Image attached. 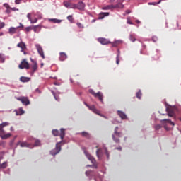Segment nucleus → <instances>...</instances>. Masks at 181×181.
<instances>
[{
    "label": "nucleus",
    "instance_id": "2eb2a0df",
    "mask_svg": "<svg viewBox=\"0 0 181 181\" xmlns=\"http://www.w3.org/2000/svg\"><path fill=\"white\" fill-rule=\"evenodd\" d=\"M64 6L69 9H76V4H71L69 1H64Z\"/></svg>",
    "mask_w": 181,
    "mask_h": 181
},
{
    "label": "nucleus",
    "instance_id": "20e7f679",
    "mask_svg": "<svg viewBox=\"0 0 181 181\" xmlns=\"http://www.w3.org/2000/svg\"><path fill=\"white\" fill-rule=\"evenodd\" d=\"M84 154L86 155V158L93 163V165H88L87 167L90 168H95L97 169V165H95V159L87 151L84 150Z\"/></svg>",
    "mask_w": 181,
    "mask_h": 181
},
{
    "label": "nucleus",
    "instance_id": "e433bc0d",
    "mask_svg": "<svg viewBox=\"0 0 181 181\" xmlns=\"http://www.w3.org/2000/svg\"><path fill=\"white\" fill-rule=\"evenodd\" d=\"M86 175L88 176V177H91V176H94V173H93V171H86Z\"/></svg>",
    "mask_w": 181,
    "mask_h": 181
},
{
    "label": "nucleus",
    "instance_id": "bf43d9fd",
    "mask_svg": "<svg viewBox=\"0 0 181 181\" xmlns=\"http://www.w3.org/2000/svg\"><path fill=\"white\" fill-rule=\"evenodd\" d=\"M112 124H118L117 120H112Z\"/></svg>",
    "mask_w": 181,
    "mask_h": 181
},
{
    "label": "nucleus",
    "instance_id": "6e6552de",
    "mask_svg": "<svg viewBox=\"0 0 181 181\" xmlns=\"http://www.w3.org/2000/svg\"><path fill=\"white\" fill-rule=\"evenodd\" d=\"M35 47L37 49L38 54H40L41 57L45 59V52H43V48H42V46H40V44H35Z\"/></svg>",
    "mask_w": 181,
    "mask_h": 181
},
{
    "label": "nucleus",
    "instance_id": "0eeeda50",
    "mask_svg": "<svg viewBox=\"0 0 181 181\" xmlns=\"http://www.w3.org/2000/svg\"><path fill=\"white\" fill-rule=\"evenodd\" d=\"M89 93L90 94H92L93 95H94V97H98L100 101L103 102V93L98 92L97 93H95L94 92V90H93V89H90L89 90Z\"/></svg>",
    "mask_w": 181,
    "mask_h": 181
},
{
    "label": "nucleus",
    "instance_id": "f03ea898",
    "mask_svg": "<svg viewBox=\"0 0 181 181\" xmlns=\"http://www.w3.org/2000/svg\"><path fill=\"white\" fill-rule=\"evenodd\" d=\"M160 122L166 131H170V129H172V128L175 127V122H172V120L169 119H161L160 120Z\"/></svg>",
    "mask_w": 181,
    "mask_h": 181
},
{
    "label": "nucleus",
    "instance_id": "b1692460",
    "mask_svg": "<svg viewBox=\"0 0 181 181\" xmlns=\"http://www.w3.org/2000/svg\"><path fill=\"white\" fill-rule=\"evenodd\" d=\"M17 47H20V49H21V52H23V50L26 49V45H25L23 42H21L17 45Z\"/></svg>",
    "mask_w": 181,
    "mask_h": 181
},
{
    "label": "nucleus",
    "instance_id": "9b49d317",
    "mask_svg": "<svg viewBox=\"0 0 181 181\" xmlns=\"http://www.w3.org/2000/svg\"><path fill=\"white\" fill-rule=\"evenodd\" d=\"M84 104H85V105H86V107H88V108L90 111H92L93 112H94V114H98V115H100V110H97V109L95 108V106H94V105L90 106V105H88V104H87V103H84Z\"/></svg>",
    "mask_w": 181,
    "mask_h": 181
},
{
    "label": "nucleus",
    "instance_id": "c03bdc74",
    "mask_svg": "<svg viewBox=\"0 0 181 181\" xmlns=\"http://www.w3.org/2000/svg\"><path fill=\"white\" fill-rule=\"evenodd\" d=\"M82 135H83V136H86V138H88V136H89L88 133H87L86 132H83Z\"/></svg>",
    "mask_w": 181,
    "mask_h": 181
},
{
    "label": "nucleus",
    "instance_id": "a19ab883",
    "mask_svg": "<svg viewBox=\"0 0 181 181\" xmlns=\"http://www.w3.org/2000/svg\"><path fill=\"white\" fill-rule=\"evenodd\" d=\"M116 64H119V50H118V54L117 55L116 57Z\"/></svg>",
    "mask_w": 181,
    "mask_h": 181
},
{
    "label": "nucleus",
    "instance_id": "69168bd1",
    "mask_svg": "<svg viewBox=\"0 0 181 181\" xmlns=\"http://www.w3.org/2000/svg\"><path fill=\"white\" fill-rule=\"evenodd\" d=\"M136 23H141V21H139V20H136Z\"/></svg>",
    "mask_w": 181,
    "mask_h": 181
},
{
    "label": "nucleus",
    "instance_id": "338daca9",
    "mask_svg": "<svg viewBox=\"0 0 181 181\" xmlns=\"http://www.w3.org/2000/svg\"><path fill=\"white\" fill-rule=\"evenodd\" d=\"M95 21H96L95 19L92 20L91 21L92 23H94V22H95Z\"/></svg>",
    "mask_w": 181,
    "mask_h": 181
},
{
    "label": "nucleus",
    "instance_id": "bb28decb",
    "mask_svg": "<svg viewBox=\"0 0 181 181\" xmlns=\"http://www.w3.org/2000/svg\"><path fill=\"white\" fill-rule=\"evenodd\" d=\"M103 11H110V9H115V5H107L103 7Z\"/></svg>",
    "mask_w": 181,
    "mask_h": 181
},
{
    "label": "nucleus",
    "instance_id": "9d476101",
    "mask_svg": "<svg viewBox=\"0 0 181 181\" xmlns=\"http://www.w3.org/2000/svg\"><path fill=\"white\" fill-rule=\"evenodd\" d=\"M17 145H20L21 148H30V149L33 148L32 146V144H28L27 141H23V142L18 141L17 143Z\"/></svg>",
    "mask_w": 181,
    "mask_h": 181
},
{
    "label": "nucleus",
    "instance_id": "3c124183",
    "mask_svg": "<svg viewBox=\"0 0 181 181\" xmlns=\"http://www.w3.org/2000/svg\"><path fill=\"white\" fill-rule=\"evenodd\" d=\"M148 5H159V3H157V2H150V3H148Z\"/></svg>",
    "mask_w": 181,
    "mask_h": 181
},
{
    "label": "nucleus",
    "instance_id": "6e6d98bb",
    "mask_svg": "<svg viewBox=\"0 0 181 181\" xmlns=\"http://www.w3.org/2000/svg\"><path fill=\"white\" fill-rule=\"evenodd\" d=\"M11 11H19V9H18V8H16L15 7H13V8L11 7Z\"/></svg>",
    "mask_w": 181,
    "mask_h": 181
},
{
    "label": "nucleus",
    "instance_id": "2f4dec72",
    "mask_svg": "<svg viewBox=\"0 0 181 181\" xmlns=\"http://www.w3.org/2000/svg\"><path fill=\"white\" fill-rule=\"evenodd\" d=\"M31 62L34 63V64L32 66V69H33V73H35V71L37 70V64L33 59H31Z\"/></svg>",
    "mask_w": 181,
    "mask_h": 181
},
{
    "label": "nucleus",
    "instance_id": "a211bd4d",
    "mask_svg": "<svg viewBox=\"0 0 181 181\" xmlns=\"http://www.w3.org/2000/svg\"><path fill=\"white\" fill-rule=\"evenodd\" d=\"M19 69H29V63L24 59L19 65Z\"/></svg>",
    "mask_w": 181,
    "mask_h": 181
},
{
    "label": "nucleus",
    "instance_id": "09e8293b",
    "mask_svg": "<svg viewBox=\"0 0 181 181\" xmlns=\"http://www.w3.org/2000/svg\"><path fill=\"white\" fill-rule=\"evenodd\" d=\"M37 22V18H34L30 21V23H36Z\"/></svg>",
    "mask_w": 181,
    "mask_h": 181
},
{
    "label": "nucleus",
    "instance_id": "7c9ffc66",
    "mask_svg": "<svg viewBox=\"0 0 181 181\" xmlns=\"http://www.w3.org/2000/svg\"><path fill=\"white\" fill-rule=\"evenodd\" d=\"M49 22H52L53 23H60L62 22V20H59L57 18H49Z\"/></svg>",
    "mask_w": 181,
    "mask_h": 181
},
{
    "label": "nucleus",
    "instance_id": "0e129e2a",
    "mask_svg": "<svg viewBox=\"0 0 181 181\" xmlns=\"http://www.w3.org/2000/svg\"><path fill=\"white\" fill-rule=\"evenodd\" d=\"M77 25H78V26H79V28H81V23H78Z\"/></svg>",
    "mask_w": 181,
    "mask_h": 181
},
{
    "label": "nucleus",
    "instance_id": "412c9836",
    "mask_svg": "<svg viewBox=\"0 0 181 181\" xmlns=\"http://www.w3.org/2000/svg\"><path fill=\"white\" fill-rule=\"evenodd\" d=\"M3 6L6 8L5 13H7V15H9V13H11V6H9L7 3H4Z\"/></svg>",
    "mask_w": 181,
    "mask_h": 181
},
{
    "label": "nucleus",
    "instance_id": "72a5a7b5",
    "mask_svg": "<svg viewBox=\"0 0 181 181\" xmlns=\"http://www.w3.org/2000/svg\"><path fill=\"white\" fill-rule=\"evenodd\" d=\"M129 39V40H131V42H135V40H136V39L135 38V34L130 33Z\"/></svg>",
    "mask_w": 181,
    "mask_h": 181
},
{
    "label": "nucleus",
    "instance_id": "5701e85b",
    "mask_svg": "<svg viewBox=\"0 0 181 181\" xmlns=\"http://www.w3.org/2000/svg\"><path fill=\"white\" fill-rule=\"evenodd\" d=\"M67 59V55L64 52H60L59 53V60L61 62H64V60H66Z\"/></svg>",
    "mask_w": 181,
    "mask_h": 181
},
{
    "label": "nucleus",
    "instance_id": "ddd939ff",
    "mask_svg": "<svg viewBox=\"0 0 181 181\" xmlns=\"http://www.w3.org/2000/svg\"><path fill=\"white\" fill-rule=\"evenodd\" d=\"M104 148H99L96 151V156L99 159V160H101V158H103V155H104Z\"/></svg>",
    "mask_w": 181,
    "mask_h": 181
},
{
    "label": "nucleus",
    "instance_id": "f257e3e1",
    "mask_svg": "<svg viewBox=\"0 0 181 181\" xmlns=\"http://www.w3.org/2000/svg\"><path fill=\"white\" fill-rule=\"evenodd\" d=\"M165 107L168 117H175L176 112H179V110H180V107L170 106L169 105H166Z\"/></svg>",
    "mask_w": 181,
    "mask_h": 181
},
{
    "label": "nucleus",
    "instance_id": "4c0bfd02",
    "mask_svg": "<svg viewBox=\"0 0 181 181\" xmlns=\"http://www.w3.org/2000/svg\"><path fill=\"white\" fill-rule=\"evenodd\" d=\"M6 166H8V163L4 162L2 164H0V169H5V168H6Z\"/></svg>",
    "mask_w": 181,
    "mask_h": 181
},
{
    "label": "nucleus",
    "instance_id": "4d7b16f0",
    "mask_svg": "<svg viewBox=\"0 0 181 181\" xmlns=\"http://www.w3.org/2000/svg\"><path fill=\"white\" fill-rule=\"evenodd\" d=\"M15 4H16V5H19V4H21V0H15Z\"/></svg>",
    "mask_w": 181,
    "mask_h": 181
},
{
    "label": "nucleus",
    "instance_id": "c756f323",
    "mask_svg": "<svg viewBox=\"0 0 181 181\" xmlns=\"http://www.w3.org/2000/svg\"><path fill=\"white\" fill-rule=\"evenodd\" d=\"M16 115H23V114H25V111H23V109L22 107H20L18 110H15Z\"/></svg>",
    "mask_w": 181,
    "mask_h": 181
},
{
    "label": "nucleus",
    "instance_id": "680f3d73",
    "mask_svg": "<svg viewBox=\"0 0 181 181\" xmlns=\"http://www.w3.org/2000/svg\"><path fill=\"white\" fill-rule=\"evenodd\" d=\"M126 13H127V15L129 14V13H131V11L127 10V11H126Z\"/></svg>",
    "mask_w": 181,
    "mask_h": 181
},
{
    "label": "nucleus",
    "instance_id": "49530a36",
    "mask_svg": "<svg viewBox=\"0 0 181 181\" xmlns=\"http://www.w3.org/2000/svg\"><path fill=\"white\" fill-rule=\"evenodd\" d=\"M152 41H153V42H158V37H156V36H153V37H152Z\"/></svg>",
    "mask_w": 181,
    "mask_h": 181
},
{
    "label": "nucleus",
    "instance_id": "1a4fd4ad",
    "mask_svg": "<svg viewBox=\"0 0 181 181\" xmlns=\"http://www.w3.org/2000/svg\"><path fill=\"white\" fill-rule=\"evenodd\" d=\"M18 100L22 103L23 105H29L30 104V101L28 97H20Z\"/></svg>",
    "mask_w": 181,
    "mask_h": 181
},
{
    "label": "nucleus",
    "instance_id": "aec40b11",
    "mask_svg": "<svg viewBox=\"0 0 181 181\" xmlns=\"http://www.w3.org/2000/svg\"><path fill=\"white\" fill-rule=\"evenodd\" d=\"M98 42H100L101 45H108L111 43V42L105 38H98Z\"/></svg>",
    "mask_w": 181,
    "mask_h": 181
},
{
    "label": "nucleus",
    "instance_id": "de8ad7c7",
    "mask_svg": "<svg viewBox=\"0 0 181 181\" xmlns=\"http://www.w3.org/2000/svg\"><path fill=\"white\" fill-rule=\"evenodd\" d=\"M5 27V23L1 22L0 23V29H3Z\"/></svg>",
    "mask_w": 181,
    "mask_h": 181
},
{
    "label": "nucleus",
    "instance_id": "393cba45",
    "mask_svg": "<svg viewBox=\"0 0 181 181\" xmlns=\"http://www.w3.org/2000/svg\"><path fill=\"white\" fill-rule=\"evenodd\" d=\"M109 15H110V13H108V12L100 13L98 19H104V18H105V16H108Z\"/></svg>",
    "mask_w": 181,
    "mask_h": 181
},
{
    "label": "nucleus",
    "instance_id": "864d4df0",
    "mask_svg": "<svg viewBox=\"0 0 181 181\" xmlns=\"http://www.w3.org/2000/svg\"><path fill=\"white\" fill-rule=\"evenodd\" d=\"M98 115H100V117H103V118H105V119H108V118L107 117V116H105V115H101V114H100V112H99V115L98 114H97Z\"/></svg>",
    "mask_w": 181,
    "mask_h": 181
},
{
    "label": "nucleus",
    "instance_id": "e2e57ef3",
    "mask_svg": "<svg viewBox=\"0 0 181 181\" xmlns=\"http://www.w3.org/2000/svg\"><path fill=\"white\" fill-rule=\"evenodd\" d=\"M54 86H60V83H59L57 82H54Z\"/></svg>",
    "mask_w": 181,
    "mask_h": 181
},
{
    "label": "nucleus",
    "instance_id": "7ed1b4c3",
    "mask_svg": "<svg viewBox=\"0 0 181 181\" xmlns=\"http://www.w3.org/2000/svg\"><path fill=\"white\" fill-rule=\"evenodd\" d=\"M52 135H54V136H59V135L61 139L63 140V139H64V136L66 135V129H64V128H61L60 133L59 132V130L53 129Z\"/></svg>",
    "mask_w": 181,
    "mask_h": 181
},
{
    "label": "nucleus",
    "instance_id": "c85d7f7f",
    "mask_svg": "<svg viewBox=\"0 0 181 181\" xmlns=\"http://www.w3.org/2000/svg\"><path fill=\"white\" fill-rule=\"evenodd\" d=\"M121 43H122V40H117L112 43V47H117V46H118V45H121Z\"/></svg>",
    "mask_w": 181,
    "mask_h": 181
},
{
    "label": "nucleus",
    "instance_id": "603ef678",
    "mask_svg": "<svg viewBox=\"0 0 181 181\" xmlns=\"http://www.w3.org/2000/svg\"><path fill=\"white\" fill-rule=\"evenodd\" d=\"M127 23H128L129 25H134V23H132L131 22V20L129 19V18H127Z\"/></svg>",
    "mask_w": 181,
    "mask_h": 181
},
{
    "label": "nucleus",
    "instance_id": "8fccbe9b",
    "mask_svg": "<svg viewBox=\"0 0 181 181\" xmlns=\"http://www.w3.org/2000/svg\"><path fill=\"white\" fill-rule=\"evenodd\" d=\"M31 30H32V27L31 26L25 28L26 32H30Z\"/></svg>",
    "mask_w": 181,
    "mask_h": 181
},
{
    "label": "nucleus",
    "instance_id": "a18cd8bd",
    "mask_svg": "<svg viewBox=\"0 0 181 181\" xmlns=\"http://www.w3.org/2000/svg\"><path fill=\"white\" fill-rule=\"evenodd\" d=\"M67 19L70 22H73V16H68Z\"/></svg>",
    "mask_w": 181,
    "mask_h": 181
},
{
    "label": "nucleus",
    "instance_id": "ea45409f",
    "mask_svg": "<svg viewBox=\"0 0 181 181\" xmlns=\"http://www.w3.org/2000/svg\"><path fill=\"white\" fill-rule=\"evenodd\" d=\"M52 93L53 94L56 101H60V98H59V96L56 95V93H54V90H52Z\"/></svg>",
    "mask_w": 181,
    "mask_h": 181
},
{
    "label": "nucleus",
    "instance_id": "f8f14e48",
    "mask_svg": "<svg viewBox=\"0 0 181 181\" xmlns=\"http://www.w3.org/2000/svg\"><path fill=\"white\" fill-rule=\"evenodd\" d=\"M84 104H85V105H86V107H88V108L90 111H92L93 112H94V114H98V115H100V110H97V109L95 108V106H94V105L90 106V105H88V104H87V103H84Z\"/></svg>",
    "mask_w": 181,
    "mask_h": 181
},
{
    "label": "nucleus",
    "instance_id": "5fc2aeb1",
    "mask_svg": "<svg viewBox=\"0 0 181 181\" xmlns=\"http://www.w3.org/2000/svg\"><path fill=\"white\" fill-rule=\"evenodd\" d=\"M0 146H2L3 148H5V142H1L0 143Z\"/></svg>",
    "mask_w": 181,
    "mask_h": 181
},
{
    "label": "nucleus",
    "instance_id": "a878e982",
    "mask_svg": "<svg viewBox=\"0 0 181 181\" xmlns=\"http://www.w3.org/2000/svg\"><path fill=\"white\" fill-rule=\"evenodd\" d=\"M41 30H42V26H40V25H35L33 27V30L35 33H39V32H40Z\"/></svg>",
    "mask_w": 181,
    "mask_h": 181
},
{
    "label": "nucleus",
    "instance_id": "cd10ccee",
    "mask_svg": "<svg viewBox=\"0 0 181 181\" xmlns=\"http://www.w3.org/2000/svg\"><path fill=\"white\" fill-rule=\"evenodd\" d=\"M20 81L22 82V83H28L29 81H30V78L29 77H25V76H21L20 78Z\"/></svg>",
    "mask_w": 181,
    "mask_h": 181
},
{
    "label": "nucleus",
    "instance_id": "58836bf2",
    "mask_svg": "<svg viewBox=\"0 0 181 181\" xmlns=\"http://www.w3.org/2000/svg\"><path fill=\"white\" fill-rule=\"evenodd\" d=\"M142 96V93L141 92V90H139L136 93V97L139 98V100H141V97Z\"/></svg>",
    "mask_w": 181,
    "mask_h": 181
},
{
    "label": "nucleus",
    "instance_id": "f3484780",
    "mask_svg": "<svg viewBox=\"0 0 181 181\" xmlns=\"http://www.w3.org/2000/svg\"><path fill=\"white\" fill-rule=\"evenodd\" d=\"M11 136H12V134L6 133L5 131L4 133H0V137L1 139H8V138H11Z\"/></svg>",
    "mask_w": 181,
    "mask_h": 181
},
{
    "label": "nucleus",
    "instance_id": "37998d69",
    "mask_svg": "<svg viewBox=\"0 0 181 181\" xmlns=\"http://www.w3.org/2000/svg\"><path fill=\"white\" fill-rule=\"evenodd\" d=\"M27 18L30 21V22L32 21V14L30 13L27 14Z\"/></svg>",
    "mask_w": 181,
    "mask_h": 181
},
{
    "label": "nucleus",
    "instance_id": "f704fd0d",
    "mask_svg": "<svg viewBox=\"0 0 181 181\" xmlns=\"http://www.w3.org/2000/svg\"><path fill=\"white\" fill-rule=\"evenodd\" d=\"M40 145H42V144L40 143V140L36 139L35 141V144L33 146L31 145V146L34 148V146H40Z\"/></svg>",
    "mask_w": 181,
    "mask_h": 181
},
{
    "label": "nucleus",
    "instance_id": "13d9d810",
    "mask_svg": "<svg viewBox=\"0 0 181 181\" xmlns=\"http://www.w3.org/2000/svg\"><path fill=\"white\" fill-rule=\"evenodd\" d=\"M35 92L38 93L39 94H40V93H42V91H40V90L39 88H36Z\"/></svg>",
    "mask_w": 181,
    "mask_h": 181
},
{
    "label": "nucleus",
    "instance_id": "6ab92c4d",
    "mask_svg": "<svg viewBox=\"0 0 181 181\" xmlns=\"http://www.w3.org/2000/svg\"><path fill=\"white\" fill-rule=\"evenodd\" d=\"M11 124L9 123V122H3V123H1V124H0V134L2 132V133H4V128H5V127H8V126H9Z\"/></svg>",
    "mask_w": 181,
    "mask_h": 181
},
{
    "label": "nucleus",
    "instance_id": "4be33fe9",
    "mask_svg": "<svg viewBox=\"0 0 181 181\" xmlns=\"http://www.w3.org/2000/svg\"><path fill=\"white\" fill-rule=\"evenodd\" d=\"M19 29V27H11L8 30V33L10 35H15L16 33V31Z\"/></svg>",
    "mask_w": 181,
    "mask_h": 181
},
{
    "label": "nucleus",
    "instance_id": "473e14b6",
    "mask_svg": "<svg viewBox=\"0 0 181 181\" xmlns=\"http://www.w3.org/2000/svg\"><path fill=\"white\" fill-rule=\"evenodd\" d=\"M118 8L119 9H122L124 8V4H122V2L117 1V4L115 5V8Z\"/></svg>",
    "mask_w": 181,
    "mask_h": 181
},
{
    "label": "nucleus",
    "instance_id": "423d86ee",
    "mask_svg": "<svg viewBox=\"0 0 181 181\" xmlns=\"http://www.w3.org/2000/svg\"><path fill=\"white\" fill-rule=\"evenodd\" d=\"M60 144H62V141L57 142L56 144L55 148L50 151V153L51 155H52V156H56V155H57V153H59V152L62 151V146L60 145Z\"/></svg>",
    "mask_w": 181,
    "mask_h": 181
},
{
    "label": "nucleus",
    "instance_id": "39448f33",
    "mask_svg": "<svg viewBox=\"0 0 181 181\" xmlns=\"http://www.w3.org/2000/svg\"><path fill=\"white\" fill-rule=\"evenodd\" d=\"M115 136H118L119 138L122 136V133L118 132V127L115 128L114 134H112V139L116 142V144H119V139H117Z\"/></svg>",
    "mask_w": 181,
    "mask_h": 181
},
{
    "label": "nucleus",
    "instance_id": "79ce46f5",
    "mask_svg": "<svg viewBox=\"0 0 181 181\" xmlns=\"http://www.w3.org/2000/svg\"><path fill=\"white\" fill-rule=\"evenodd\" d=\"M160 128H162V125H160V124H156L155 129H156V131L160 129Z\"/></svg>",
    "mask_w": 181,
    "mask_h": 181
},
{
    "label": "nucleus",
    "instance_id": "4468645a",
    "mask_svg": "<svg viewBox=\"0 0 181 181\" xmlns=\"http://www.w3.org/2000/svg\"><path fill=\"white\" fill-rule=\"evenodd\" d=\"M86 8V4L83 1L78 2L77 4H75V9H78L79 11H84Z\"/></svg>",
    "mask_w": 181,
    "mask_h": 181
},
{
    "label": "nucleus",
    "instance_id": "774afa93",
    "mask_svg": "<svg viewBox=\"0 0 181 181\" xmlns=\"http://www.w3.org/2000/svg\"><path fill=\"white\" fill-rule=\"evenodd\" d=\"M10 130H11V131H13V127H11L10 128Z\"/></svg>",
    "mask_w": 181,
    "mask_h": 181
},
{
    "label": "nucleus",
    "instance_id": "dca6fc26",
    "mask_svg": "<svg viewBox=\"0 0 181 181\" xmlns=\"http://www.w3.org/2000/svg\"><path fill=\"white\" fill-rule=\"evenodd\" d=\"M117 114L118 116H119L121 119H122V120L128 119V117L127 116V114H125V112H124L121 110H117Z\"/></svg>",
    "mask_w": 181,
    "mask_h": 181
},
{
    "label": "nucleus",
    "instance_id": "c9c22d12",
    "mask_svg": "<svg viewBox=\"0 0 181 181\" xmlns=\"http://www.w3.org/2000/svg\"><path fill=\"white\" fill-rule=\"evenodd\" d=\"M104 152H105V154L106 155L107 160H110V153L108 152V150L105 147L104 148Z\"/></svg>",
    "mask_w": 181,
    "mask_h": 181
},
{
    "label": "nucleus",
    "instance_id": "052dcab7",
    "mask_svg": "<svg viewBox=\"0 0 181 181\" xmlns=\"http://www.w3.org/2000/svg\"><path fill=\"white\" fill-rule=\"evenodd\" d=\"M17 28H18V29L19 28H21L22 29H23V25L22 23H20V26H18Z\"/></svg>",
    "mask_w": 181,
    "mask_h": 181
}]
</instances>
